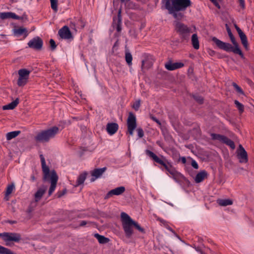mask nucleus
<instances>
[{
	"instance_id": "f257e3e1",
	"label": "nucleus",
	"mask_w": 254,
	"mask_h": 254,
	"mask_svg": "<svg viewBox=\"0 0 254 254\" xmlns=\"http://www.w3.org/2000/svg\"><path fill=\"white\" fill-rule=\"evenodd\" d=\"M145 152L146 155L150 157L154 162L158 163L161 166L160 168L162 170H165L169 173L176 182H179L183 178V175L178 172L172 165V163L164 156L161 155L159 157L149 150H146Z\"/></svg>"
},
{
	"instance_id": "f03ea898",
	"label": "nucleus",
	"mask_w": 254,
	"mask_h": 254,
	"mask_svg": "<svg viewBox=\"0 0 254 254\" xmlns=\"http://www.w3.org/2000/svg\"><path fill=\"white\" fill-rule=\"evenodd\" d=\"M163 4L169 13L174 18L180 20L184 17L182 12H184L191 5L190 0H166Z\"/></svg>"
},
{
	"instance_id": "7ed1b4c3",
	"label": "nucleus",
	"mask_w": 254,
	"mask_h": 254,
	"mask_svg": "<svg viewBox=\"0 0 254 254\" xmlns=\"http://www.w3.org/2000/svg\"><path fill=\"white\" fill-rule=\"evenodd\" d=\"M226 30L228 34L230 37L231 42L233 44L232 46L231 44L228 43L224 42L215 37L212 38V41L215 44L216 46L221 50H223L227 52H232L235 54L239 55L241 58L244 59V55L239 47L238 43L237 42L235 37L233 35L230 28L229 27L227 24H226Z\"/></svg>"
},
{
	"instance_id": "20e7f679",
	"label": "nucleus",
	"mask_w": 254,
	"mask_h": 254,
	"mask_svg": "<svg viewBox=\"0 0 254 254\" xmlns=\"http://www.w3.org/2000/svg\"><path fill=\"white\" fill-rule=\"evenodd\" d=\"M121 222L126 237L129 238L133 233V228H135L142 233H145L144 229L137 222L134 221L126 213L122 212L121 214Z\"/></svg>"
},
{
	"instance_id": "39448f33",
	"label": "nucleus",
	"mask_w": 254,
	"mask_h": 254,
	"mask_svg": "<svg viewBox=\"0 0 254 254\" xmlns=\"http://www.w3.org/2000/svg\"><path fill=\"white\" fill-rule=\"evenodd\" d=\"M42 169L43 173V180L44 181L49 180L50 177L51 180V186L49 190L48 194L50 196L55 190L56 185L58 180V176L55 170H53L50 172V169L49 167L46 165L45 158L42 154L40 155Z\"/></svg>"
},
{
	"instance_id": "423d86ee",
	"label": "nucleus",
	"mask_w": 254,
	"mask_h": 254,
	"mask_svg": "<svg viewBox=\"0 0 254 254\" xmlns=\"http://www.w3.org/2000/svg\"><path fill=\"white\" fill-rule=\"evenodd\" d=\"M59 131V127L54 126L47 129L42 130L38 132L35 136L34 139L36 141L38 142H48L51 139L55 137Z\"/></svg>"
},
{
	"instance_id": "0eeeda50",
	"label": "nucleus",
	"mask_w": 254,
	"mask_h": 254,
	"mask_svg": "<svg viewBox=\"0 0 254 254\" xmlns=\"http://www.w3.org/2000/svg\"><path fill=\"white\" fill-rule=\"evenodd\" d=\"M175 28L182 41H188L189 40L190 35L192 32L191 28L179 21L175 22Z\"/></svg>"
},
{
	"instance_id": "6e6552de",
	"label": "nucleus",
	"mask_w": 254,
	"mask_h": 254,
	"mask_svg": "<svg viewBox=\"0 0 254 254\" xmlns=\"http://www.w3.org/2000/svg\"><path fill=\"white\" fill-rule=\"evenodd\" d=\"M1 238L5 242L7 246H10L9 242L18 243L21 240V235L16 233L4 232L0 233Z\"/></svg>"
},
{
	"instance_id": "1a4fd4ad",
	"label": "nucleus",
	"mask_w": 254,
	"mask_h": 254,
	"mask_svg": "<svg viewBox=\"0 0 254 254\" xmlns=\"http://www.w3.org/2000/svg\"><path fill=\"white\" fill-rule=\"evenodd\" d=\"M210 135L212 140H218L222 143H225L232 149L235 148V145L234 141L227 136L214 133H211Z\"/></svg>"
},
{
	"instance_id": "9d476101",
	"label": "nucleus",
	"mask_w": 254,
	"mask_h": 254,
	"mask_svg": "<svg viewBox=\"0 0 254 254\" xmlns=\"http://www.w3.org/2000/svg\"><path fill=\"white\" fill-rule=\"evenodd\" d=\"M136 126V117L132 113L130 112L127 120V130L130 135H132L133 134Z\"/></svg>"
},
{
	"instance_id": "9b49d317",
	"label": "nucleus",
	"mask_w": 254,
	"mask_h": 254,
	"mask_svg": "<svg viewBox=\"0 0 254 254\" xmlns=\"http://www.w3.org/2000/svg\"><path fill=\"white\" fill-rule=\"evenodd\" d=\"M43 45L42 39L38 36L35 37L29 41L28 47L36 50L42 49Z\"/></svg>"
},
{
	"instance_id": "f8f14e48",
	"label": "nucleus",
	"mask_w": 254,
	"mask_h": 254,
	"mask_svg": "<svg viewBox=\"0 0 254 254\" xmlns=\"http://www.w3.org/2000/svg\"><path fill=\"white\" fill-rule=\"evenodd\" d=\"M237 157L240 163H247L248 161V154L241 144L239 146L237 151Z\"/></svg>"
},
{
	"instance_id": "ddd939ff",
	"label": "nucleus",
	"mask_w": 254,
	"mask_h": 254,
	"mask_svg": "<svg viewBox=\"0 0 254 254\" xmlns=\"http://www.w3.org/2000/svg\"><path fill=\"white\" fill-rule=\"evenodd\" d=\"M126 190L125 188L123 186L116 188L110 190L105 196L104 199H107L113 195H119L123 194Z\"/></svg>"
},
{
	"instance_id": "4468645a",
	"label": "nucleus",
	"mask_w": 254,
	"mask_h": 254,
	"mask_svg": "<svg viewBox=\"0 0 254 254\" xmlns=\"http://www.w3.org/2000/svg\"><path fill=\"white\" fill-rule=\"evenodd\" d=\"M58 34L61 38L69 39L72 38V34L67 26H64L58 31Z\"/></svg>"
},
{
	"instance_id": "2eb2a0df",
	"label": "nucleus",
	"mask_w": 254,
	"mask_h": 254,
	"mask_svg": "<svg viewBox=\"0 0 254 254\" xmlns=\"http://www.w3.org/2000/svg\"><path fill=\"white\" fill-rule=\"evenodd\" d=\"M122 10L120 8L118 10L117 17H114L113 18V26L116 28L117 31L118 32H120L122 30V15H121Z\"/></svg>"
},
{
	"instance_id": "dca6fc26",
	"label": "nucleus",
	"mask_w": 254,
	"mask_h": 254,
	"mask_svg": "<svg viewBox=\"0 0 254 254\" xmlns=\"http://www.w3.org/2000/svg\"><path fill=\"white\" fill-rule=\"evenodd\" d=\"M107 170L106 167L102 168H97L94 169L91 172V175L92 178L91 179V182H94L97 179L101 177L103 174Z\"/></svg>"
},
{
	"instance_id": "f3484780",
	"label": "nucleus",
	"mask_w": 254,
	"mask_h": 254,
	"mask_svg": "<svg viewBox=\"0 0 254 254\" xmlns=\"http://www.w3.org/2000/svg\"><path fill=\"white\" fill-rule=\"evenodd\" d=\"M184 66V64L182 63H172L171 61H169L165 64V68L170 71H172L181 67Z\"/></svg>"
},
{
	"instance_id": "a211bd4d",
	"label": "nucleus",
	"mask_w": 254,
	"mask_h": 254,
	"mask_svg": "<svg viewBox=\"0 0 254 254\" xmlns=\"http://www.w3.org/2000/svg\"><path fill=\"white\" fill-rule=\"evenodd\" d=\"M119 126L117 123H108L106 126V129L108 133L110 135L115 134L118 130Z\"/></svg>"
},
{
	"instance_id": "6ab92c4d",
	"label": "nucleus",
	"mask_w": 254,
	"mask_h": 254,
	"mask_svg": "<svg viewBox=\"0 0 254 254\" xmlns=\"http://www.w3.org/2000/svg\"><path fill=\"white\" fill-rule=\"evenodd\" d=\"M47 188L45 186L39 188L34 194L35 200L36 202L39 201L43 194L45 193Z\"/></svg>"
},
{
	"instance_id": "aec40b11",
	"label": "nucleus",
	"mask_w": 254,
	"mask_h": 254,
	"mask_svg": "<svg viewBox=\"0 0 254 254\" xmlns=\"http://www.w3.org/2000/svg\"><path fill=\"white\" fill-rule=\"evenodd\" d=\"M207 176V173L206 171L203 170L199 172L195 176V182L196 183H199L202 182L204 179Z\"/></svg>"
},
{
	"instance_id": "412c9836",
	"label": "nucleus",
	"mask_w": 254,
	"mask_h": 254,
	"mask_svg": "<svg viewBox=\"0 0 254 254\" xmlns=\"http://www.w3.org/2000/svg\"><path fill=\"white\" fill-rule=\"evenodd\" d=\"M94 237L98 240V242L101 244H107L110 241V239L108 238L105 237L98 233L94 234Z\"/></svg>"
},
{
	"instance_id": "4be33fe9",
	"label": "nucleus",
	"mask_w": 254,
	"mask_h": 254,
	"mask_svg": "<svg viewBox=\"0 0 254 254\" xmlns=\"http://www.w3.org/2000/svg\"><path fill=\"white\" fill-rule=\"evenodd\" d=\"M19 102V100L17 98L14 101H12L10 103L7 104L6 105L3 106L2 107V109L3 110H12V109H14L17 106Z\"/></svg>"
},
{
	"instance_id": "5701e85b",
	"label": "nucleus",
	"mask_w": 254,
	"mask_h": 254,
	"mask_svg": "<svg viewBox=\"0 0 254 254\" xmlns=\"http://www.w3.org/2000/svg\"><path fill=\"white\" fill-rule=\"evenodd\" d=\"M239 36L241 40L242 44H243L246 50H248L249 45L247 37L246 34L243 32H242L239 34Z\"/></svg>"
},
{
	"instance_id": "b1692460",
	"label": "nucleus",
	"mask_w": 254,
	"mask_h": 254,
	"mask_svg": "<svg viewBox=\"0 0 254 254\" xmlns=\"http://www.w3.org/2000/svg\"><path fill=\"white\" fill-rule=\"evenodd\" d=\"M18 73L19 75L18 77L26 78L28 79L30 71L26 68H22L18 70Z\"/></svg>"
},
{
	"instance_id": "393cba45",
	"label": "nucleus",
	"mask_w": 254,
	"mask_h": 254,
	"mask_svg": "<svg viewBox=\"0 0 254 254\" xmlns=\"http://www.w3.org/2000/svg\"><path fill=\"white\" fill-rule=\"evenodd\" d=\"M191 43L194 49L197 50L199 48V43L198 36L196 34H192L191 36Z\"/></svg>"
},
{
	"instance_id": "a878e982",
	"label": "nucleus",
	"mask_w": 254,
	"mask_h": 254,
	"mask_svg": "<svg viewBox=\"0 0 254 254\" xmlns=\"http://www.w3.org/2000/svg\"><path fill=\"white\" fill-rule=\"evenodd\" d=\"M87 173L86 172L81 174L78 177L76 184L74 185L75 187L82 184L86 178Z\"/></svg>"
},
{
	"instance_id": "bb28decb",
	"label": "nucleus",
	"mask_w": 254,
	"mask_h": 254,
	"mask_svg": "<svg viewBox=\"0 0 254 254\" xmlns=\"http://www.w3.org/2000/svg\"><path fill=\"white\" fill-rule=\"evenodd\" d=\"M21 131L20 130L13 131L6 133V137L7 140H10L18 136Z\"/></svg>"
},
{
	"instance_id": "cd10ccee",
	"label": "nucleus",
	"mask_w": 254,
	"mask_h": 254,
	"mask_svg": "<svg viewBox=\"0 0 254 254\" xmlns=\"http://www.w3.org/2000/svg\"><path fill=\"white\" fill-rule=\"evenodd\" d=\"M218 204L223 206L230 205L233 204V201L230 199H222L218 200Z\"/></svg>"
},
{
	"instance_id": "c85d7f7f",
	"label": "nucleus",
	"mask_w": 254,
	"mask_h": 254,
	"mask_svg": "<svg viewBox=\"0 0 254 254\" xmlns=\"http://www.w3.org/2000/svg\"><path fill=\"white\" fill-rule=\"evenodd\" d=\"M14 33L17 36H20L23 34L25 35V37L27 35V30L26 28L23 27H19L15 29Z\"/></svg>"
},
{
	"instance_id": "c756f323",
	"label": "nucleus",
	"mask_w": 254,
	"mask_h": 254,
	"mask_svg": "<svg viewBox=\"0 0 254 254\" xmlns=\"http://www.w3.org/2000/svg\"><path fill=\"white\" fill-rule=\"evenodd\" d=\"M125 60L128 65L132 64V56L128 50H126Z\"/></svg>"
},
{
	"instance_id": "7c9ffc66",
	"label": "nucleus",
	"mask_w": 254,
	"mask_h": 254,
	"mask_svg": "<svg viewBox=\"0 0 254 254\" xmlns=\"http://www.w3.org/2000/svg\"><path fill=\"white\" fill-rule=\"evenodd\" d=\"M0 254H16L10 249L0 245Z\"/></svg>"
},
{
	"instance_id": "2f4dec72",
	"label": "nucleus",
	"mask_w": 254,
	"mask_h": 254,
	"mask_svg": "<svg viewBox=\"0 0 254 254\" xmlns=\"http://www.w3.org/2000/svg\"><path fill=\"white\" fill-rule=\"evenodd\" d=\"M75 22L77 29H82L84 27L85 23L82 19H76Z\"/></svg>"
},
{
	"instance_id": "473e14b6",
	"label": "nucleus",
	"mask_w": 254,
	"mask_h": 254,
	"mask_svg": "<svg viewBox=\"0 0 254 254\" xmlns=\"http://www.w3.org/2000/svg\"><path fill=\"white\" fill-rule=\"evenodd\" d=\"M28 80L26 78L18 77L17 83V85L19 86H23L27 83Z\"/></svg>"
},
{
	"instance_id": "72a5a7b5",
	"label": "nucleus",
	"mask_w": 254,
	"mask_h": 254,
	"mask_svg": "<svg viewBox=\"0 0 254 254\" xmlns=\"http://www.w3.org/2000/svg\"><path fill=\"white\" fill-rule=\"evenodd\" d=\"M234 103L236 105V107L239 110L240 113H242L244 111V105L237 100H235Z\"/></svg>"
},
{
	"instance_id": "f704fd0d",
	"label": "nucleus",
	"mask_w": 254,
	"mask_h": 254,
	"mask_svg": "<svg viewBox=\"0 0 254 254\" xmlns=\"http://www.w3.org/2000/svg\"><path fill=\"white\" fill-rule=\"evenodd\" d=\"M51 6L52 9L54 10L55 12L58 11V0H50Z\"/></svg>"
},
{
	"instance_id": "c9c22d12",
	"label": "nucleus",
	"mask_w": 254,
	"mask_h": 254,
	"mask_svg": "<svg viewBox=\"0 0 254 254\" xmlns=\"http://www.w3.org/2000/svg\"><path fill=\"white\" fill-rule=\"evenodd\" d=\"M14 189V186L13 184L9 185L6 188L5 196H8L11 194Z\"/></svg>"
},
{
	"instance_id": "e433bc0d",
	"label": "nucleus",
	"mask_w": 254,
	"mask_h": 254,
	"mask_svg": "<svg viewBox=\"0 0 254 254\" xmlns=\"http://www.w3.org/2000/svg\"><path fill=\"white\" fill-rule=\"evenodd\" d=\"M232 85L238 93H239L241 94H244V93L243 91L242 90V89H241V88L240 86H239L236 83L233 82Z\"/></svg>"
},
{
	"instance_id": "4c0bfd02",
	"label": "nucleus",
	"mask_w": 254,
	"mask_h": 254,
	"mask_svg": "<svg viewBox=\"0 0 254 254\" xmlns=\"http://www.w3.org/2000/svg\"><path fill=\"white\" fill-rule=\"evenodd\" d=\"M0 18L1 19L10 18V12L0 13Z\"/></svg>"
},
{
	"instance_id": "58836bf2",
	"label": "nucleus",
	"mask_w": 254,
	"mask_h": 254,
	"mask_svg": "<svg viewBox=\"0 0 254 254\" xmlns=\"http://www.w3.org/2000/svg\"><path fill=\"white\" fill-rule=\"evenodd\" d=\"M193 97L194 100L197 101L199 104H202L203 102V98L198 95H193Z\"/></svg>"
},
{
	"instance_id": "ea45409f",
	"label": "nucleus",
	"mask_w": 254,
	"mask_h": 254,
	"mask_svg": "<svg viewBox=\"0 0 254 254\" xmlns=\"http://www.w3.org/2000/svg\"><path fill=\"white\" fill-rule=\"evenodd\" d=\"M50 49L52 51H54L57 48V45L55 41L53 39H51L49 41Z\"/></svg>"
},
{
	"instance_id": "a19ab883",
	"label": "nucleus",
	"mask_w": 254,
	"mask_h": 254,
	"mask_svg": "<svg viewBox=\"0 0 254 254\" xmlns=\"http://www.w3.org/2000/svg\"><path fill=\"white\" fill-rule=\"evenodd\" d=\"M66 193V189H65L62 191H59L57 193V195L58 198H60Z\"/></svg>"
},
{
	"instance_id": "79ce46f5",
	"label": "nucleus",
	"mask_w": 254,
	"mask_h": 254,
	"mask_svg": "<svg viewBox=\"0 0 254 254\" xmlns=\"http://www.w3.org/2000/svg\"><path fill=\"white\" fill-rule=\"evenodd\" d=\"M140 100L136 101L132 105V108L135 110L137 111L140 107Z\"/></svg>"
},
{
	"instance_id": "37998d69",
	"label": "nucleus",
	"mask_w": 254,
	"mask_h": 254,
	"mask_svg": "<svg viewBox=\"0 0 254 254\" xmlns=\"http://www.w3.org/2000/svg\"><path fill=\"white\" fill-rule=\"evenodd\" d=\"M69 26L71 29L74 30L75 31H77V26L76 25L75 21L71 22L70 23Z\"/></svg>"
},
{
	"instance_id": "c03bdc74",
	"label": "nucleus",
	"mask_w": 254,
	"mask_h": 254,
	"mask_svg": "<svg viewBox=\"0 0 254 254\" xmlns=\"http://www.w3.org/2000/svg\"><path fill=\"white\" fill-rule=\"evenodd\" d=\"M10 18H12L14 19L19 20L21 19V17L17 15H16L14 13L10 12Z\"/></svg>"
},
{
	"instance_id": "a18cd8bd",
	"label": "nucleus",
	"mask_w": 254,
	"mask_h": 254,
	"mask_svg": "<svg viewBox=\"0 0 254 254\" xmlns=\"http://www.w3.org/2000/svg\"><path fill=\"white\" fill-rule=\"evenodd\" d=\"M137 131L138 133V136L139 138H141L144 135V132L143 129L141 128H138L137 129Z\"/></svg>"
},
{
	"instance_id": "49530a36",
	"label": "nucleus",
	"mask_w": 254,
	"mask_h": 254,
	"mask_svg": "<svg viewBox=\"0 0 254 254\" xmlns=\"http://www.w3.org/2000/svg\"><path fill=\"white\" fill-rule=\"evenodd\" d=\"M191 165L195 169H197L198 168V165L197 162L194 160L191 161Z\"/></svg>"
},
{
	"instance_id": "de8ad7c7",
	"label": "nucleus",
	"mask_w": 254,
	"mask_h": 254,
	"mask_svg": "<svg viewBox=\"0 0 254 254\" xmlns=\"http://www.w3.org/2000/svg\"><path fill=\"white\" fill-rule=\"evenodd\" d=\"M147 62V60H146V61L143 60L142 61V64H141V68H142V69H143V68H145V67L148 68H149L150 67L151 65L150 64H148V65L145 66V63Z\"/></svg>"
},
{
	"instance_id": "09e8293b",
	"label": "nucleus",
	"mask_w": 254,
	"mask_h": 254,
	"mask_svg": "<svg viewBox=\"0 0 254 254\" xmlns=\"http://www.w3.org/2000/svg\"><path fill=\"white\" fill-rule=\"evenodd\" d=\"M151 119L153 121L155 122L159 126H161V123L160 121L159 120H158L156 117H155L153 116H151Z\"/></svg>"
},
{
	"instance_id": "8fccbe9b",
	"label": "nucleus",
	"mask_w": 254,
	"mask_h": 254,
	"mask_svg": "<svg viewBox=\"0 0 254 254\" xmlns=\"http://www.w3.org/2000/svg\"><path fill=\"white\" fill-rule=\"evenodd\" d=\"M218 9H220L221 7L217 0H210Z\"/></svg>"
},
{
	"instance_id": "3c124183",
	"label": "nucleus",
	"mask_w": 254,
	"mask_h": 254,
	"mask_svg": "<svg viewBox=\"0 0 254 254\" xmlns=\"http://www.w3.org/2000/svg\"><path fill=\"white\" fill-rule=\"evenodd\" d=\"M91 222L89 221H86L85 220H83L80 221L79 226L80 227H83L85 226L87 224L90 223Z\"/></svg>"
},
{
	"instance_id": "603ef678",
	"label": "nucleus",
	"mask_w": 254,
	"mask_h": 254,
	"mask_svg": "<svg viewBox=\"0 0 254 254\" xmlns=\"http://www.w3.org/2000/svg\"><path fill=\"white\" fill-rule=\"evenodd\" d=\"M239 3L240 4V5L243 9H244L245 8V3L244 0H239Z\"/></svg>"
},
{
	"instance_id": "864d4df0",
	"label": "nucleus",
	"mask_w": 254,
	"mask_h": 254,
	"mask_svg": "<svg viewBox=\"0 0 254 254\" xmlns=\"http://www.w3.org/2000/svg\"><path fill=\"white\" fill-rule=\"evenodd\" d=\"M168 229L171 232H172L177 238L180 239V237L177 234V233L170 227H168Z\"/></svg>"
},
{
	"instance_id": "5fc2aeb1",
	"label": "nucleus",
	"mask_w": 254,
	"mask_h": 254,
	"mask_svg": "<svg viewBox=\"0 0 254 254\" xmlns=\"http://www.w3.org/2000/svg\"><path fill=\"white\" fill-rule=\"evenodd\" d=\"M179 160L181 161L184 164L186 163V158L185 157H180Z\"/></svg>"
},
{
	"instance_id": "6e6d98bb",
	"label": "nucleus",
	"mask_w": 254,
	"mask_h": 254,
	"mask_svg": "<svg viewBox=\"0 0 254 254\" xmlns=\"http://www.w3.org/2000/svg\"><path fill=\"white\" fill-rule=\"evenodd\" d=\"M235 27L238 33V34L240 33V32H243L242 30L238 27V25H235Z\"/></svg>"
},
{
	"instance_id": "4d7b16f0",
	"label": "nucleus",
	"mask_w": 254,
	"mask_h": 254,
	"mask_svg": "<svg viewBox=\"0 0 254 254\" xmlns=\"http://www.w3.org/2000/svg\"><path fill=\"white\" fill-rule=\"evenodd\" d=\"M195 250L196 251L200 253L201 254H204L203 251L202 250H201L200 248L197 247L195 248Z\"/></svg>"
},
{
	"instance_id": "13d9d810",
	"label": "nucleus",
	"mask_w": 254,
	"mask_h": 254,
	"mask_svg": "<svg viewBox=\"0 0 254 254\" xmlns=\"http://www.w3.org/2000/svg\"><path fill=\"white\" fill-rule=\"evenodd\" d=\"M129 0H121L122 3L126 4Z\"/></svg>"
},
{
	"instance_id": "bf43d9fd",
	"label": "nucleus",
	"mask_w": 254,
	"mask_h": 254,
	"mask_svg": "<svg viewBox=\"0 0 254 254\" xmlns=\"http://www.w3.org/2000/svg\"><path fill=\"white\" fill-rule=\"evenodd\" d=\"M31 179L33 181H34L35 180V178L34 176H31Z\"/></svg>"
},
{
	"instance_id": "052dcab7",
	"label": "nucleus",
	"mask_w": 254,
	"mask_h": 254,
	"mask_svg": "<svg viewBox=\"0 0 254 254\" xmlns=\"http://www.w3.org/2000/svg\"><path fill=\"white\" fill-rule=\"evenodd\" d=\"M9 223L11 224L15 223V221H9Z\"/></svg>"
},
{
	"instance_id": "680f3d73",
	"label": "nucleus",
	"mask_w": 254,
	"mask_h": 254,
	"mask_svg": "<svg viewBox=\"0 0 254 254\" xmlns=\"http://www.w3.org/2000/svg\"><path fill=\"white\" fill-rule=\"evenodd\" d=\"M166 0H162V3H163L164 2H165V1H166Z\"/></svg>"
},
{
	"instance_id": "e2e57ef3",
	"label": "nucleus",
	"mask_w": 254,
	"mask_h": 254,
	"mask_svg": "<svg viewBox=\"0 0 254 254\" xmlns=\"http://www.w3.org/2000/svg\"><path fill=\"white\" fill-rule=\"evenodd\" d=\"M249 83H252V81H251V80H249Z\"/></svg>"
},
{
	"instance_id": "0e129e2a",
	"label": "nucleus",
	"mask_w": 254,
	"mask_h": 254,
	"mask_svg": "<svg viewBox=\"0 0 254 254\" xmlns=\"http://www.w3.org/2000/svg\"><path fill=\"white\" fill-rule=\"evenodd\" d=\"M12 1H14V0H11Z\"/></svg>"
}]
</instances>
